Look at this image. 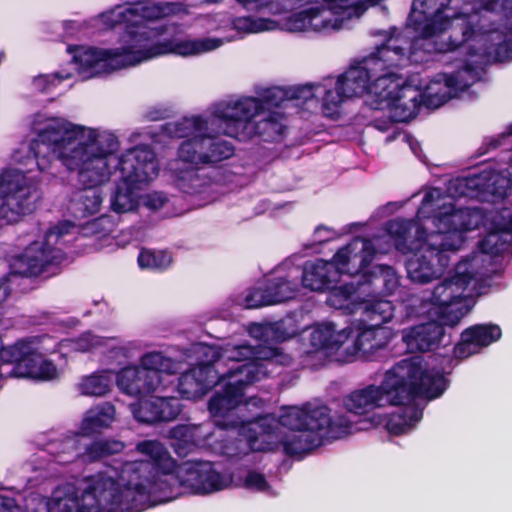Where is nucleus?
I'll list each match as a JSON object with an SVG mask.
<instances>
[{"mask_svg":"<svg viewBox=\"0 0 512 512\" xmlns=\"http://www.w3.org/2000/svg\"><path fill=\"white\" fill-rule=\"evenodd\" d=\"M227 433L214 428L210 422L202 424H179L168 432L170 445L179 457L198 450L211 451L227 457H235L234 443L227 442Z\"/></svg>","mask_w":512,"mask_h":512,"instance_id":"nucleus-24","label":"nucleus"},{"mask_svg":"<svg viewBox=\"0 0 512 512\" xmlns=\"http://www.w3.org/2000/svg\"><path fill=\"white\" fill-rule=\"evenodd\" d=\"M113 376L109 369L96 370L80 377L76 389L83 396L104 397L111 391Z\"/></svg>","mask_w":512,"mask_h":512,"instance_id":"nucleus-33","label":"nucleus"},{"mask_svg":"<svg viewBox=\"0 0 512 512\" xmlns=\"http://www.w3.org/2000/svg\"><path fill=\"white\" fill-rule=\"evenodd\" d=\"M115 417L116 409L112 403H99L84 413L79 432L84 438L100 434L111 427Z\"/></svg>","mask_w":512,"mask_h":512,"instance_id":"nucleus-31","label":"nucleus"},{"mask_svg":"<svg viewBox=\"0 0 512 512\" xmlns=\"http://www.w3.org/2000/svg\"><path fill=\"white\" fill-rule=\"evenodd\" d=\"M447 52L463 56L453 59V72L438 73L425 84L414 76L423 105L428 109H437L450 99L461 97L470 86L482 81L487 64L512 60V46L502 41L481 42L469 50L455 47Z\"/></svg>","mask_w":512,"mask_h":512,"instance_id":"nucleus-13","label":"nucleus"},{"mask_svg":"<svg viewBox=\"0 0 512 512\" xmlns=\"http://www.w3.org/2000/svg\"><path fill=\"white\" fill-rule=\"evenodd\" d=\"M375 255L376 250L370 237H355L340 248L330 261H306L303 269H300L302 286L316 292L328 290L339 281L342 274L363 272Z\"/></svg>","mask_w":512,"mask_h":512,"instance_id":"nucleus-17","label":"nucleus"},{"mask_svg":"<svg viewBox=\"0 0 512 512\" xmlns=\"http://www.w3.org/2000/svg\"><path fill=\"white\" fill-rule=\"evenodd\" d=\"M389 38H399L398 44L414 64L429 61L436 53L455 47L473 49L481 42L505 40L478 4L464 0H413L403 34L397 28Z\"/></svg>","mask_w":512,"mask_h":512,"instance_id":"nucleus-6","label":"nucleus"},{"mask_svg":"<svg viewBox=\"0 0 512 512\" xmlns=\"http://www.w3.org/2000/svg\"><path fill=\"white\" fill-rule=\"evenodd\" d=\"M424 373V359L409 357L397 362L386 371L380 385H367L343 397L344 408L355 415H364L377 408L410 401L413 396L424 391L435 396L427 388Z\"/></svg>","mask_w":512,"mask_h":512,"instance_id":"nucleus-14","label":"nucleus"},{"mask_svg":"<svg viewBox=\"0 0 512 512\" xmlns=\"http://www.w3.org/2000/svg\"><path fill=\"white\" fill-rule=\"evenodd\" d=\"M206 27L209 31H216L232 27L239 33H259L271 31L277 28V22L267 18H253L242 16L231 18L227 13L219 12L206 17Z\"/></svg>","mask_w":512,"mask_h":512,"instance_id":"nucleus-29","label":"nucleus"},{"mask_svg":"<svg viewBox=\"0 0 512 512\" xmlns=\"http://www.w3.org/2000/svg\"><path fill=\"white\" fill-rule=\"evenodd\" d=\"M509 231L492 232L479 243V248L461 258L449 276L430 292H425L416 311L419 316L438 317L449 327L456 326L467 313L461 300L484 292L488 280L504 268L503 253L511 249Z\"/></svg>","mask_w":512,"mask_h":512,"instance_id":"nucleus-7","label":"nucleus"},{"mask_svg":"<svg viewBox=\"0 0 512 512\" xmlns=\"http://www.w3.org/2000/svg\"><path fill=\"white\" fill-rule=\"evenodd\" d=\"M377 253H388L392 247L412 255L406 261L407 276L416 284H427L441 278L449 263L450 253L441 234H428L419 224L393 219L370 237Z\"/></svg>","mask_w":512,"mask_h":512,"instance_id":"nucleus-10","label":"nucleus"},{"mask_svg":"<svg viewBox=\"0 0 512 512\" xmlns=\"http://www.w3.org/2000/svg\"><path fill=\"white\" fill-rule=\"evenodd\" d=\"M443 320H431L426 323L404 328L401 338L410 352H425L451 343V335L445 331Z\"/></svg>","mask_w":512,"mask_h":512,"instance_id":"nucleus-27","label":"nucleus"},{"mask_svg":"<svg viewBox=\"0 0 512 512\" xmlns=\"http://www.w3.org/2000/svg\"><path fill=\"white\" fill-rule=\"evenodd\" d=\"M273 289L274 286H271L269 289H265L264 287L249 289L231 300L235 305L241 308L254 309L281 303L288 295V293L282 294V292H273Z\"/></svg>","mask_w":512,"mask_h":512,"instance_id":"nucleus-35","label":"nucleus"},{"mask_svg":"<svg viewBox=\"0 0 512 512\" xmlns=\"http://www.w3.org/2000/svg\"><path fill=\"white\" fill-rule=\"evenodd\" d=\"M253 355L247 344H227L218 349L203 343H194L184 353L183 360H195L197 365L181 374L178 391L186 399H196L218 385L220 374L229 362H242Z\"/></svg>","mask_w":512,"mask_h":512,"instance_id":"nucleus-16","label":"nucleus"},{"mask_svg":"<svg viewBox=\"0 0 512 512\" xmlns=\"http://www.w3.org/2000/svg\"><path fill=\"white\" fill-rule=\"evenodd\" d=\"M71 77L70 73L56 72L51 74L39 75L34 78V88L43 93L52 92L62 81Z\"/></svg>","mask_w":512,"mask_h":512,"instance_id":"nucleus-42","label":"nucleus"},{"mask_svg":"<svg viewBox=\"0 0 512 512\" xmlns=\"http://www.w3.org/2000/svg\"><path fill=\"white\" fill-rule=\"evenodd\" d=\"M177 197L170 196L163 191H149L141 196V204L150 211H162L165 216H174L182 213V209L175 206Z\"/></svg>","mask_w":512,"mask_h":512,"instance_id":"nucleus-39","label":"nucleus"},{"mask_svg":"<svg viewBox=\"0 0 512 512\" xmlns=\"http://www.w3.org/2000/svg\"><path fill=\"white\" fill-rule=\"evenodd\" d=\"M300 268L294 266L290 261H285L277 266L266 278L264 288L269 289L274 286L273 292H282L287 297L282 302L294 298L300 287Z\"/></svg>","mask_w":512,"mask_h":512,"instance_id":"nucleus-32","label":"nucleus"},{"mask_svg":"<svg viewBox=\"0 0 512 512\" xmlns=\"http://www.w3.org/2000/svg\"><path fill=\"white\" fill-rule=\"evenodd\" d=\"M501 329L495 324H476L467 328L461 335V341L454 347L457 359H465L479 353L484 347L496 342L501 337Z\"/></svg>","mask_w":512,"mask_h":512,"instance_id":"nucleus-28","label":"nucleus"},{"mask_svg":"<svg viewBox=\"0 0 512 512\" xmlns=\"http://www.w3.org/2000/svg\"><path fill=\"white\" fill-rule=\"evenodd\" d=\"M187 14L180 2L138 0L122 4L103 12L99 19L108 28L123 27L124 32L115 48L75 47L73 63L82 79L108 74L149 61L153 58L175 54L182 57L199 56L214 51L224 44L215 37L180 38L164 37L166 26H154L158 20Z\"/></svg>","mask_w":512,"mask_h":512,"instance_id":"nucleus-5","label":"nucleus"},{"mask_svg":"<svg viewBox=\"0 0 512 512\" xmlns=\"http://www.w3.org/2000/svg\"><path fill=\"white\" fill-rule=\"evenodd\" d=\"M363 296L362 309L360 311L364 317L373 322L372 324L382 326L388 323L394 317L395 306L389 300L378 299L375 297L367 298Z\"/></svg>","mask_w":512,"mask_h":512,"instance_id":"nucleus-37","label":"nucleus"},{"mask_svg":"<svg viewBox=\"0 0 512 512\" xmlns=\"http://www.w3.org/2000/svg\"><path fill=\"white\" fill-rule=\"evenodd\" d=\"M135 451L142 458L56 486L55 512H141L182 495L209 496L224 491L234 478L239 487L269 497L278 495L262 472L248 467L258 461L256 450L245 454V468L235 475L220 462L177 463L159 440L139 441Z\"/></svg>","mask_w":512,"mask_h":512,"instance_id":"nucleus-1","label":"nucleus"},{"mask_svg":"<svg viewBox=\"0 0 512 512\" xmlns=\"http://www.w3.org/2000/svg\"><path fill=\"white\" fill-rule=\"evenodd\" d=\"M399 38H387L375 52L351 65L337 80L348 97L365 96V104L371 103L389 81L392 68L405 67L413 63L404 52Z\"/></svg>","mask_w":512,"mask_h":512,"instance_id":"nucleus-15","label":"nucleus"},{"mask_svg":"<svg viewBox=\"0 0 512 512\" xmlns=\"http://www.w3.org/2000/svg\"><path fill=\"white\" fill-rule=\"evenodd\" d=\"M353 337V327L347 325L339 327L331 321L314 324L302 333L305 346L303 349V365L316 368L325 363L328 357L344 362L342 354Z\"/></svg>","mask_w":512,"mask_h":512,"instance_id":"nucleus-22","label":"nucleus"},{"mask_svg":"<svg viewBox=\"0 0 512 512\" xmlns=\"http://www.w3.org/2000/svg\"><path fill=\"white\" fill-rule=\"evenodd\" d=\"M290 90L295 101L303 104L314 100L318 102V99L321 98L323 113L330 118H335L338 115L340 105L349 98L340 82L332 78L321 83L293 87Z\"/></svg>","mask_w":512,"mask_h":512,"instance_id":"nucleus-26","label":"nucleus"},{"mask_svg":"<svg viewBox=\"0 0 512 512\" xmlns=\"http://www.w3.org/2000/svg\"><path fill=\"white\" fill-rule=\"evenodd\" d=\"M393 69L390 71L387 85L381 90V95L377 94L376 99L370 102L372 110L382 112V116H374L372 125L379 131L392 130L385 139L387 143L400 135L394 123L411 120L423 105L421 91L416 86V78L411 76L404 80Z\"/></svg>","mask_w":512,"mask_h":512,"instance_id":"nucleus-18","label":"nucleus"},{"mask_svg":"<svg viewBox=\"0 0 512 512\" xmlns=\"http://www.w3.org/2000/svg\"><path fill=\"white\" fill-rule=\"evenodd\" d=\"M138 265L141 269L164 271L172 264V255L166 250H154L143 248L140 250Z\"/></svg>","mask_w":512,"mask_h":512,"instance_id":"nucleus-40","label":"nucleus"},{"mask_svg":"<svg viewBox=\"0 0 512 512\" xmlns=\"http://www.w3.org/2000/svg\"><path fill=\"white\" fill-rule=\"evenodd\" d=\"M292 357L276 347L258 345L253 355L242 362H229L209 401V412L216 426L227 434L226 443H234L235 451L245 441L251 450L283 451L288 456L302 457L358 428L346 415L333 417L325 405L305 403L282 407L280 415L260 416L265 401L251 396L244 400L246 389L262 378L278 373V366L290 365Z\"/></svg>","mask_w":512,"mask_h":512,"instance_id":"nucleus-3","label":"nucleus"},{"mask_svg":"<svg viewBox=\"0 0 512 512\" xmlns=\"http://www.w3.org/2000/svg\"><path fill=\"white\" fill-rule=\"evenodd\" d=\"M361 223H351L345 226L340 233L326 226H318L314 232V239L319 243L327 242L340 237L341 235L351 233L355 228L363 226Z\"/></svg>","mask_w":512,"mask_h":512,"instance_id":"nucleus-44","label":"nucleus"},{"mask_svg":"<svg viewBox=\"0 0 512 512\" xmlns=\"http://www.w3.org/2000/svg\"><path fill=\"white\" fill-rule=\"evenodd\" d=\"M364 287V281L357 284L350 282L340 286L333 285L327 290L326 303L336 310H341L343 314H356L362 309L363 296L366 294Z\"/></svg>","mask_w":512,"mask_h":512,"instance_id":"nucleus-30","label":"nucleus"},{"mask_svg":"<svg viewBox=\"0 0 512 512\" xmlns=\"http://www.w3.org/2000/svg\"><path fill=\"white\" fill-rule=\"evenodd\" d=\"M349 326L353 327L355 339L348 343L342 354L344 362H352L358 357L373 360L376 353L384 349L391 339L389 329L372 323L367 325L364 319L356 320Z\"/></svg>","mask_w":512,"mask_h":512,"instance_id":"nucleus-25","label":"nucleus"},{"mask_svg":"<svg viewBox=\"0 0 512 512\" xmlns=\"http://www.w3.org/2000/svg\"><path fill=\"white\" fill-rule=\"evenodd\" d=\"M512 144V122L497 136L487 137L479 147V155H484L497 147ZM512 149L505 163L491 161L483 164L478 171L466 176L451 179L446 192L439 188L428 190L417 210L413 223L424 227V220H431L436 231L430 234H441L448 248L458 251L465 243V232L478 228L481 224L489 223V232L502 233L509 231L511 239L508 243L511 249L503 253L506 257L512 255V214L506 209L485 214L483 209L476 206H464L462 198L476 199L480 202L497 204L509 196L512 190Z\"/></svg>","mask_w":512,"mask_h":512,"instance_id":"nucleus-4","label":"nucleus"},{"mask_svg":"<svg viewBox=\"0 0 512 512\" xmlns=\"http://www.w3.org/2000/svg\"><path fill=\"white\" fill-rule=\"evenodd\" d=\"M67 125L79 140L76 156L69 165L84 166L81 180L87 184H105L119 171L126 183L139 186L154 181L160 171L156 153L149 145H136L120 153L121 141L115 131L89 127L67 120Z\"/></svg>","mask_w":512,"mask_h":512,"instance_id":"nucleus-8","label":"nucleus"},{"mask_svg":"<svg viewBox=\"0 0 512 512\" xmlns=\"http://www.w3.org/2000/svg\"><path fill=\"white\" fill-rule=\"evenodd\" d=\"M247 10L282 14L303 10L288 16L283 29L289 32L329 33L348 29L368 9L371 0H237Z\"/></svg>","mask_w":512,"mask_h":512,"instance_id":"nucleus-12","label":"nucleus"},{"mask_svg":"<svg viewBox=\"0 0 512 512\" xmlns=\"http://www.w3.org/2000/svg\"><path fill=\"white\" fill-rule=\"evenodd\" d=\"M180 369V361L159 351H150L139 357V364H128L115 374L119 391L134 398H144L161 392L165 386L164 375H173Z\"/></svg>","mask_w":512,"mask_h":512,"instance_id":"nucleus-19","label":"nucleus"},{"mask_svg":"<svg viewBox=\"0 0 512 512\" xmlns=\"http://www.w3.org/2000/svg\"><path fill=\"white\" fill-rule=\"evenodd\" d=\"M399 136H402V140L404 142H406L409 146H410V149L411 151L413 152V154L418 157L419 159L421 158V155H420V145L419 143L414 139L412 138L410 135L408 134H401Z\"/></svg>","mask_w":512,"mask_h":512,"instance_id":"nucleus-46","label":"nucleus"},{"mask_svg":"<svg viewBox=\"0 0 512 512\" xmlns=\"http://www.w3.org/2000/svg\"><path fill=\"white\" fill-rule=\"evenodd\" d=\"M156 397L149 399L137 398L138 401L130 405L131 412L134 418L141 423H154L158 420L144 419L146 414L157 413V407L154 406Z\"/></svg>","mask_w":512,"mask_h":512,"instance_id":"nucleus-43","label":"nucleus"},{"mask_svg":"<svg viewBox=\"0 0 512 512\" xmlns=\"http://www.w3.org/2000/svg\"><path fill=\"white\" fill-rule=\"evenodd\" d=\"M154 406L157 407V413L146 414L144 419L171 421L181 412V403L175 397H156Z\"/></svg>","mask_w":512,"mask_h":512,"instance_id":"nucleus-41","label":"nucleus"},{"mask_svg":"<svg viewBox=\"0 0 512 512\" xmlns=\"http://www.w3.org/2000/svg\"><path fill=\"white\" fill-rule=\"evenodd\" d=\"M451 359L449 357H442L440 367L430 365L424 360V375L426 386L435 396L429 395L424 391L417 392L410 401L405 403L391 404L392 406H401L396 412L392 413L385 420V428L387 431L394 435H400L411 431L415 425L421 420L423 415V406L421 401L423 399L432 400L441 396L447 389L448 381L445 374L448 373L444 364H449Z\"/></svg>","mask_w":512,"mask_h":512,"instance_id":"nucleus-21","label":"nucleus"},{"mask_svg":"<svg viewBox=\"0 0 512 512\" xmlns=\"http://www.w3.org/2000/svg\"><path fill=\"white\" fill-rule=\"evenodd\" d=\"M247 331L252 338L265 344L285 341L295 333L294 330H287L285 321L251 323Z\"/></svg>","mask_w":512,"mask_h":512,"instance_id":"nucleus-36","label":"nucleus"},{"mask_svg":"<svg viewBox=\"0 0 512 512\" xmlns=\"http://www.w3.org/2000/svg\"><path fill=\"white\" fill-rule=\"evenodd\" d=\"M170 114V110L163 106H154L149 108L145 117L150 121H159L167 118Z\"/></svg>","mask_w":512,"mask_h":512,"instance_id":"nucleus-45","label":"nucleus"},{"mask_svg":"<svg viewBox=\"0 0 512 512\" xmlns=\"http://www.w3.org/2000/svg\"><path fill=\"white\" fill-rule=\"evenodd\" d=\"M125 448L123 442L115 439H101L87 443L79 431L70 432L60 439L47 444L46 452L52 456L49 469L55 470V465H67L75 460L92 463L103 457L120 453Z\"/></svg>","mask_w":512,"mask_h":512,"instance_id":"nucleus-23","label":"nucleus"},{"mask_svg":"<svg viewBox=\"0 0 512 512\" xmlns=\"http://www.w3.org/2000/svg\"><path fill=\"white\" fill-rule=\"evenodd\" d=\"M1 280L2 282L0 283V305L7 299L10 293V288L9 285L7 284L9 279L7 277H4Z\"/></svg>","mask_w":512,"mask_h":512,"instance_id":"nucleus-47","label":"nucleus"},{"mask_svg":"<svg viewBox=\"0 0 512 512\" xmlns=\"http://www.w3.org/2000/svg\"><path fill=\"white\" fill-rule=\"evenodd\" d=\"M400 207H401V205L399 203H396V202L388 203L386 206L380 208L378 213H381L383 215H390L395 210L399 209Z\"/></svg>","mask_w":512,"mask_h":512,"instance_id":"nucleus-48","label":"nucleus"},{"mask_svg":"<svg viewBox=\"0 0 512 512\" xmlns=\"http://www.w3.org/2000/svg\"><path fill=\"white\" fill-rule=\"evenodd\" d=\"M140 187L120 178L110 196L111 209L118 214L135 211L141 204V196L136 191Z\"/></svg>","mask_w":512,"mask_h":512,"instance_id":"nucleus-34","label":"nucleus"},{"mask_svg":"<svg viewBox=\"0 0 512 512\" xmlns=\"http://www.w3.org/2000/svg\"><path fill=\"white\" fill-rule=\"evenodd\" d=\"M115 226L116 221L110 215H102L84 224L61 221L41 238L29 243L22 253L8 257L10 274L25 277L54 274V270L66 262L67 249L78 234L106 239Z\"/></svg>","mask_w":512,"mask_h":512,"instance_id":"nucleus-11","label":"nucleus"},{"mask_svg":"<svg viewBox=\"0 0 512 512\" xmlns=\"http://www.w3.org/2000/svg\"><path fill=\"white\" fill-rule=\"evenodd\" d=\"M27 160L20 167L8 168L0 175V226L17 222L31 213L40 195L37 176Z\"/></svg>","mask_w":512,"mask_h":512,"instance_id":"nucleus-20","label":"nucleus"},{"mask_svg":"<svg viewBox=\"0 0 512 512\" xmlns=\"http://www.w3.org/2000/svg\"><path fill=\"white\" fill-rule=\"evenodd\" d=\"M31 129L35 134L30 143L32 156L28 157L31 165L36 166L39 173L54 176L53 163L59 161L67 171L76 173L78 183L84 187L73 195L68 206L70 214L76 220H81L98 213L103 202L100 188L103 184L90 185L83 182V165H69L70 158L75 157L79 149V140L70 132L67 120L36 115L31 123Z\"/></svg>","mask_w":512,"mask_h":512,"instance_id":"nucleus-9","label":"nucleus"},{"mask_svg":"<svg viewBox=\"0 0 512 512\" xmlns=\"http://www.w3.org/2000/svg\"><path fill=\"white\" fill-rule=\"evenodd\" d=\"M255 93L256 96H229L212 103L202 114L162 125L165 136L184 139L168 170L175 187L192 197L198 206L210 204L220 195L246 184L254 173L243 167L214 168L235 153L234 145L220 135L239 141L255 136L266 142L281 138L285 119L272 108L286 107L295 100L290 88L265 87Z\"/></svg>","mask_w":512,"mask_h":512,"instance_id":"nucleus-2","label":"nucleus"},{"mask_svg":"<svg viewBox=\"0 0 512 512\" xmlns=\"http://www.w3.org/2000/svg\"><path fill=\"white\" fill-rule=\"evenodd\" d=\"M364 283L377 287L379 284L383 286L386 294H394L400 286V276L395 269L387 265H378L373 268L369 275L364 274Z\"/></svg>","mask_w":512,"mask_h":512,"instance_id":"nucleus-38","label":"nucleus"}]
</instances>
